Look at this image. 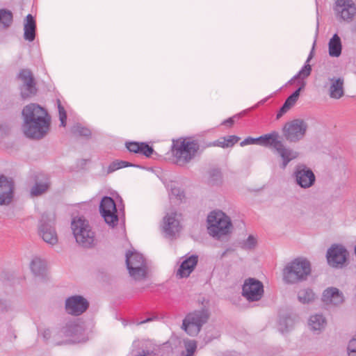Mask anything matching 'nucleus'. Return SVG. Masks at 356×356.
Masks as SVG:
<instances>
[{"label": "nucleus", "mask_w": 356, "mask_h": 356, "mask_svg": "<svg viewBox=\"0 0 356 356\" xmlns=\"http://www.w3.org/2000/svg\"><path fill=\"white\" fill-rule=\"evenodd\" d=\"M259 145L266 147H273L282 159L281 168L284 169L289 163L298 156L297 152L286 147L280 139V134L273 131L259 137Z\"/></svg>", "instance_id": "20e7f679"}, {"label": "nucleus", "mask_w": 356, "mask_h": 356, "mask_svg": "<svg viewBox=\"0 0 356 356\" xmlns=\"http://www.w3.org/2000/svg\"><path fill=\"white\" fill-rule=\"evenodd\" d=\"M264 294V285L261 282L255 278H248L242 287V296L249 302L258 301Z\"/></svg>", "instance_id": "f8f14e48"}, {"label": "nucleus", "mask_w": 356, "mask_h": 356, "mask_svg": "<svg viewBox=\"0 0 356 356\" xmlns=\"http://www.w3.org/2000/svg\"><path fill=\"white\" fill-rule=\"evenodd\" d=\"M198 262V256L196 254L191 255L184 259L177 273V275L181 278L188 277L193 271Z\"/></svg>", "instance_id": "aec40b11"}, {"label": "nucleus", "mask_w": 356, "mask_h": 356, "mask_svg": "<svg viewBox=\"0 0 356 356\" xmlns=\"http://www.w3.org/2000/svg\"><path fill=\"white\" fill-rule=\"evenodd\" d=\"M292 107L287 104L286 102H284L283 105L281 106L280 110L278 111L276 115V119L279 120L286 113H287Z\"/></svg>", "instance_id": "37998d69"}, {"label": "nucleus", "mask_w": 356, "mask_h": 356, "mask_svg": "<svg viewBox=\"0 0 356 356\" xmlns=\"http://www.w3.org/2000/svg\"><path fill=\"white\" fill-rule=\"evenodd\" d=\"M0 309L1 311H8V306L6 300L0 299Z\"/></svg>", "instance_id": "8fccbe9b"}, {"label": "nucleus", "mask_w": 356, "mask_h": 356, "mask_svg": "<svg viewBox=\"0 0 356 356\" xmlns=\"http://www.w3.org/2000/svg\"><path fill=\"white\" fill-rule=\"evenodd\" d=\"M253 144H258L259 145V137L257 138H252V137H248L245 138L242 142H241L240 145L241 147L248 145H253Z\"/></svg>", "instance_id": "c03bdc74"}, {"label": "nucleus", "mask_w": 356, "mask_h": 356, "mask_svg": "<svg viewBox=\"0 0 356 356\" xmlns=\"http://www.w3.org/2000/svg\"><path fill=\"white\" fill-rule=\"evenodd\" d=\"M30 267L35 276L41 277H44L45 276L47 272V264L44 260L35 257L32 259Z\"/></svg>", "instance_id": "393cba45"}, {"label": "nucleus", "mask_w": 356, "mask_h": 356, "mask_svg": "<svg viewBox=\"0 0 356 356\" xmlns=\"http://www.w3.org/2000/svg\"><path fill=\"white\" fill-rule=\"evenodd\" d=\"M71 131L76 136L88 137L91 135L90 130L88 128L82 126L81 124L74 125L71 129Z\"/></svg>", "instance_id": "2f4dec72"}, {"label": "nucleus", "mask_w": 356, "mask_h": 356, "mask_svg": "<svg viewBox=\"0 0 356 356\" xmlns=\"http://www.w3.org/2000/svg\"><path fill=\"white\" fill-rule=\"evenodd\" d=\"M128 166H135V165L124 161H116L112 162L108 168V173H111L118 169L126 168Z\"/></svg>", "instance_id": "473e14b6"}, {"label": "nucleus", "mask_w": 356, "mask_h": 356, "mask_svg": "<svg viewBox=\"0 0 356 356\" xmlns=\"http://www.w3.org/2000/svg\"><path fill=\"white\" fill-rule=\"evenodd\" d=\"M307 129V123L304 120L298 118L286 122L282 131L284 139L291 143L303 139Z\"/></svg>", "instance_id": "6e6552de"}, {"label": "nucleus", "mask_w": 356, "mask_h": 356, "mask_svg": "<svg viewBox=\"0 0 356 356\" xmlns=\"http://www.w3.org/2000/svg\"><path fill=\"white\" fill-rule=\"evenodd\" d=\"M152 320V318H147V319L144 320V321H142L140 322L139 324H143L145 323H147V322H149V321H151Z\"/></svg>", "instance_id": "864d4df0"}, {"label": "nucleus", "mask_w": 356, "mask_h": 356, "mask_svg": "<svg viewBox=\"0 0 356 356\" xmlns=\"http://www.w3.org/2000/svg\"><path fill=\"white\" fill-rule=\"evenodd\" d=\"M294 325V320L291 316H282L279 318V330L282 333L288 332Z\"/></svg>", "instance_id": "c85d7f7f"}, {"label": "nucleus", "mask_w": 356, "mask_h": 356, "mask_svg": "<svg viewBox=\"0 0 356 356\" xmlns=\"http://www.w3.org/2000/svg\"><path fill=\"white\" fill-rule=\"evenodd\" d=\"M172 193L176 195L180 200L181 199L182 197H184V193L183 191H181L179 188H172Z\"/></svg>", "instance_id": "de8ad7c7"}, {"label": "nucleus", "mask_w": 356, "mask_h": 356, "mask_svg": "<svg viewBox=\"0 0 356 356\" xmlns=\"http://www.w3.org/2000/svg\"><path fill=\"white\" fill-rule=\"evenodd\" d=\"M99 211L105 222L112 227L118 222L116 204L114 200L108 196H104L99 204Z\"/></svg>", "instance_id": "ddd939ff"}, {"label": "nucleus", "mask_w": 356, "mask_h": 356, "mask_svg": "<svg viewBox=\"0 0 356 356\" xmlns=\"http://www.w3.org/2000/svg\"><path fill=\"white\" fill-rule=\"evenodd\" d=\"M55 214L44 212L42 213L39 223V234L42 239L47 243L55 245L58 242V236L56 232Z\"/></svg>", "instance_id": "9d476101"}, {"label": "nucleus", "mask_w": 356, "mask_h": 356, "mask_svg": "<svg viewBox=\"0 0 356 356\" xmlns=\"http://www.w3.org/2000/svg\"><path fill=\"white\" fill-rule=\"evenodd\" d=\"M348 356H356V337L348 343Z\"/></svg>", "instance_id": "a19ab883"}, {"label": "nucleus", "mask_w": 356, "mask_h": 356, "mask_svg": "<svg viewBox=\"0 0 356 356\" xmlns=\"http://www.w3.org/2000/svg\"><path fill=\"white\" fill-rule=\"evenodd\" d=\"M71 227L76 241L79 245L85 248H91L97 244L95 233L85 218H73Z\"/></svg>", "instance_id": "39448f33"}, {"label": "nucleus", "mask_w": 356, "mask_h": 356, "mask_svg": "<svg viewBox=\"0 0 356 356\" xmlns=\"http://www.w3.org/2000/svg\"><path fill=\"white\" fill-rule=\"evenodd\" d=\"M14 183L11 179L0 175V205L9 204L13 197Z\"/></svg>", "instance_id": "f3484780"}, {"label": "nucleus", "mask_w": 356, "mask_h": 356, "mask_svg": "<svg viewBox=\"0 0 356 356\" xmlns=\"http://www.w3.org/2000/svg\"><path fill=\"white\" fill-rule=\"evenodd\" d=\"M156 354L153 350H142L138 352L136 356H155Z\"/></svg>", "instance_id": "49530a36"}, {"label": "nucleus", "mask_w": 356, "mask_h": 356, "mask_svg": "<svg viewBox=\"0 0 356 356\" xmlns=\"http://www.w3.org/2000/svg\"><path fill=\"white\" fill-rule=\"evenodd\" d=\"M13 22V15L10 10L6 8L0 9V24L4 28H8Z\"/></svg>", "instance_id": "c756f323"}, {"label": "nucleus", "mask_w": 356, "mask_h": 356, "mask_svg": "<svg viewBox=\"0 0 356 356\" xmlns=\"http://www.w3.org/2000/svg\"><path fill=\"white\" fill-rule=\"evenodd\" d=\"M322 300L326 304L339 305L344 299L343 293L337 288L330 287L323 291Z\"/></svg>", "instance_id": "412c9836"}, {"label": "nucleus", "mask_w": 356, "mask_h": 356, "mask_svg": "<svg viewBox=\"0 0 356 356\" xmlns=\"http://www.w3.org/2000/svg\"><path fill=\"white\" fill-rule=\"evenodd\" d=\"M310 262L302 257L289 262L282 270V280L288 284H295L307 280L311 274Z\"/></svg>", "instance_id": "7ed1b4c3"}, {"label": "nucleus", "mask_w": 356, "mask_h": 356, "mask_svg": "<svg viewBox=\"0 0 356 356\" xmlns=\"http://www.w3.org/2000/svg\"><path fill=\"white\" fill-rule=\"evenodd\" d=\"M43 338L46 340L49 339L51 337V332L49 329L44 330L42 333Z\"/></svg>", "instance_id": "603ef678"}, {"label": "nucleus", "mask_w": 356, "mask_h": 356, "mask_svg": "<svg viewBox=\"0 0 356 356\" xmlns=\"http://www.w3.org/2000/svg\"><path fill=\"white\" fill-rule=\"evenodd\" d=\"M208 232L216 238L228 234L232 226L231 220L222 211H211L207 217Z\"/></svg>", "instance_id": "423d86ee"}, {"label": "nucleus", "mask_w": 356, "mask_h": 356, "mask_svg": "<svg viewBox=\"0 0 356 356\" xmlns=\"http://www.w3.org/2000/svg\"><path fill=\"white\" fill-rule=\"evenodd\" d=\"M304 84L296 89L291 95H289L285 100L287 104L293 107L298 99L300 91L303 89Z\"/></svg>", "instance_id": "72a5a7b5"}, {"label": "nucleus", "mask_w": 356, "mask_h": 356, "mask_svg": "<svg viewBox=\"0 0 356 356\" xmlns=\"http://www.w3.org/2000/svg\"><path fill=\"white\" fill-rule=\"evenodd\" d=\"M24 134L33 139L42 138L48 132L50 118L47 111L36 104H30L22 110Z\"/></svg>", "instance_id": "f257e3e1"}, {"label": "nucleus", "mask_w": 356, "mask_h": 356, "mask_svg": "<svg viewBox=\"0 0 356 356\" xmlns=\"http://www.w3.org/2000/svg\"><path fill=\"white\" fill-rule=\"evenodd\" d=\"M239 140L240 138L234 135L225 137V148L233 147Z\"/></svg>", "instance_id": "58836bf2"}, {"label": "nucleus", "mask_w": 356, "mask_h": 356, "mask_svg": "<svg viewBox=\"0 0 356 356\" xmlns=\"http://www.w3.org/2000/svg\"><path fill=\"white\" fill-rule=\"evenodd\" d=\"M186 353L189 355H194L197 349V343L195 341H189L185 343Z\"/></svg>", "instance_id": "ea45409f"}, {"label": "nucleus", "mask_w": 356, "mask_h": 356, "mask_svg": "<svg viewBox=\"0 0 356 356\" xmlns=\"http://www.w3.org/2000/svg\"><path fill=\"white\" fill-rule=\"evenodd\" d=\"M8 133L7 127L0 124V138H3Z\"/></svg>", "instance_id": "3c124183"}, {"label": "nucleus", "mask_w": 356, "mask_h": 356, "mask_svg": "<svg viewBox=\"0 0 356 356\" xmlns=\"http://www.w3.org/2000/svg\"><path fill=\"white\" fill-rule=\"evenodd\" d=\"M335 11L343 20H351L356 13V7L352 0H337Z\"/></svg>", "instance_id": "a211bd4d"}, {"label": "nucleus", "mask_w": 356, "mask_h": 356, "mask_svg": "<svg viewBox=\"0 0 356 356\" xmlns=\"http://www.w3.org/2000/svg\"><path fill=\"white\" fill-rule=\"evenodd\" d=\"M36 24L35 20L32 15L29 14L26 17L24 27V38L26 40L32 42L35 38Z\"/></svg>", "instance_id": "b1692460"}, {"label": "nucleus", "mask_w": 356, "mask_h": 356, "mask_svg": "<svg viewBox=\"0 0 356 356\" xmlns=\"http://www.w3.org/2000/svg\"><path fill=\"white\" fill-rule=\"evenodd\" d=\"M330 86L329 89L330 97L333 99H339L344 95L343 82L344 80L341 77L330 78Z\"/></svg>", "instance_id": "4be33fe9"}, {"label": "nucleus", "mask_w": 356, "mask_h": 356, "mask_svg": "<svg viewBox=\"0 0 356 356\" xmlns=\"http://www.w3.org/2000/svg\"><path fill=\"white\" fill-rule=\"evenodd\" d=\"M313 50H314V48L311 51L304 66L301 68V70L298 72V73L293 77V79L291 81L298 79H304L310 75L311 72H312V66L309 64V62L313 57Z\"/></svg>", "instance_id": "cd10ccee"}, {"label": "nucleus", "mask_w": 356, "mask_h": 356, "mask_svg": "<svg viewBox=\"0 0 356 356\" xmlns=\"http://www.w3.org/2000/svg\"><path fill=\"white\" fill-rule=\"evenodd\" d=\"M220 147L225 148V137H221L218 140L213 142H204L202 140V149L204 150L207 147Z\"/></svg>", "instance_id": "c9c22d12"}, {"label": "nucleus", "mask_w": 356, "mask_h": 356, "mask_svg": "<svg viewBox=\"0 0 356 356\" xmlns=\"http://www.w3.org/2000/svg\"><path fill=\"white\" fill-rule=\"evenodd\" d=\"M209 316V312L206 308L190 312L183 320L182 328L190 336H196L200 332L203 325L208 321Z\"/></svg>", "instance_id": "0eeeda50"}, {"label": "nucleus", "mask_w": 356, "mask_h": 356, "mask_svg": "<svg viewBox=\"0 0 356 356\" xmlns=\"http://www.w3.org/2000/svg\"><path fill=\"white\" fill-rule=\"evenodd\" d=\"M176 213L166 215L163 218V230L170 238L174 237L181 229L179 221L175 218Z\"/></svg>", "instance_id": "6ab92c4d"}, {"label": "nucleus", "mask_w": 356, "mask_h": 356, "mask_svg": "<svg viewBox=\"0 0 356 356\" xmlns=\"http://www.w3.org/2000/svg\"><path fill=\"white\" fill-rule=\"evenodd\" d=\"M177 163L182 165L189 163L198 153H202V140L192 138L173 139L171 147Z\"/></svg>", "instance_id": "f03ea898"}, {"label": "nucleus", "mask_w": 356, "mask_h": 356, "mask_svg": "<svg viewBox=\"0 0 356 356\" xmlns=\"http://www.w3.org/2000/svg\"><path fill=\"white\" fill-rule=\"evenodd\" d=\"M315 295L312 289H305L298 293V300L303 304L309 303L314 300Z\"/></svg>", "instance_id": "7c9ffc66"}, {"label": "nucleus", "mask_w": 356, "mask_h": 356, "mask_svg": "<svg viewBox=\"0 0 356 356\" xmlns=\"http://www.w3.org/2000/svg\"><path fill=\"white\" fill-rule=\"evenodd\" d=\"M126 264L129 273L136 280H141L147 276V265L143 254L138 252L126 253Z\"/></svg>", "instance_id": "1a4fd4ad"}, {"label": "nucleus", "mask_w": 356, "mask_h": 356, "mask_svg": "<svg viewBox=\"0 0 356 356\" xmlns=\"http://www.w3.org/2000/svg\"><path fill=\"white\" fill-rule=\"evenodd\" d=\"M88 307V301L81 296H72L65 300V311L68 314L72 316H80L84 313Z\"/></svg>", "instance_id": "dca6fc26"}, {"label": "nucleus", "mask_w": 356, "mask_h": 356, "mask_svg": "<svg viewBox=\"0 0 356 356\" xmlns=\"http://www.w3.org/2000/svg\"><path fill=\"white\" fill-rule=\"evenodd\" d=\"M184 356H193V355H189V354H187V353H186V354L185 355H184Z\"/></svg>", "instance_id": "5fc2aeb1"}, {"label": "nucleus", "mask_w": 356, "mask_h": 356, "mask_svg": "<svg viewBox=\"0 0 356 356\" xmlns=\"http://www.w3.org/2000/svg\"><path fill=\"white\" fill-rule=\"evenodd\" d=\"M348 256V252L341 245H333L327 252L328 264L334 268H342Z\"/></svg>", "instance_id": "2eb2a0df"}, {"label": "nucleus", "mask_w": 356, "mask_h": 356, "mask_svg": "<svg viewBox=\"0 0 356 356\" xmlns=\"http://www.w3.org/2000/svg\"><path fill=\"white\" fill-rule=\"evenodd\" d=\"M236 116L229 118L228 119L224 120L222 123V124L227 125L229 127H232L234 123V118Z\"/></svg>", "instance_id": "09e8293b"}, {"label": "nucleus", "mask_w": 356, "mask_h": 356, "mask_svg": "<svg viewBox=\"0 0 356 356\" xmlns=\"http://www.w3.org/2000/svg\"><path fill=\"white\" fill-rule=\"evenodd\" d=\"M140 142H127L126 147L130 152L138 153Z\"/></svg>", "instance_id": "79ce46f5"}, {"label": "nucleus", "mask_w": 356, "mask_h": 356, "mask_svg": "<svg viewBox=\"0 0 356 356\" xmlns=\"http://www.w3.org/2000/svg\"><path fill=\"white\" fill-rule=\"evenodd\" d=\"M154 150L153 147L149 145L147 143L140 142V147L138 154H143L146 157H150L154 153Z\"/></svg>", "instance_id": "f704fd0d"}, {"label": "nucleus", "mask_w": 356, "mask_h": 356, "mask_svg": "<svg viewBox=\"0 0 356 356\" xmlns=\"http://www.w3.org/2000/svg\"><path fill=\"white\" fill-rule=\"evenodd\" d=\"M17 77L22 82L21 96L23 99L31 97L37 93L36 82L30 70H21Z\"/></svg>", "instance_id": "4468645a"}, {"label": "nucleus", "mask_w": 356, "mask_h": 356, "mask_svg": "<svg viewBox=\"0 0 356 356\" xmlns=\"http://www.w3.org/2000/svg\"><path fill=\"white\" fill-rule=\"evenodd\" d=\"M210 177L213 178V181H218L220 179V172L217 169H213L210 172Z\"/></svg>", "instance_id": "a18cd8bd"}, {"label": "nucleus", "mask_w": 356, "mask_h": 356, "mask_svg": "<svg viewBox=\"0 0 356 356\" xmlns=\"http://www.w3.org/2000/svg\"><path fill=\"white\" fill-rule=\"evenodd\" d=\"M51 181L47 176H44L41 180H37L31 188V195L38 197L45 193L50 188Z\"/></svg>", "instance_id": "5701e85b"}, {"label": "nucleus", "mask_w": 356, "mask_h": 356, "mask_svg": "<svg viewBox=\"0 0 356 356\" xmlns=\"http://www.w3.org/2000/svg\"><path fill=\"white\" fill-rule=\"evenodd\" d=\"M58 102V113H59V119L60 121V125L62 127L66 126V121H67V113L64 108V107L61 105L60 100L57 101Z\"/></svg>", "instance_id": "e433bc0d"}, {"label": "nucleus", "mask_w": 356, "mask_h": 356, "mask_svg": "<svg viewBox=\"0 0 356 356\" xmlns=\"http://www.w3.org/2000/svg\"><path fill=\"white\" fill-rule=\"evenodd\" d=\"M293 177L296 184L305 189L312 187L316 181L314 172L305 164H298L295 167Z\"/></svg>", "instance_id": "9b49d317"}, {"label": "nucleus", "mask_w": 356, "mask_h": 356, "mask_svg": "<svg viewBox=\"0 0 356 356\" xmlns=\"http://www.w3.org/2000/svg\"><path fill=\"white\" fill-rule=\"evenodd\" d=\"M326 319L322 314H315L310 316L309 325L315 331H321L325 328Z\"/></svg>", "instance_id": "bb28decb"}, {"label": "nucleus", "mask_w": 356, "mask_h": 356, "mask_svg": "<svg viewBox=\"0 0 356 356\" xmlns=\"http://www.w3.org/2000/svg\"><path fill=\"white\" fill-rule=\"evenodd\" d=\"M329 54L330 56L338 57L341 54L342 45L339 36L335 33L329 41Z\"/></svg>", "instance_id": "a878e982"}, {"label": "nucleus", "mask_w": 356, "mask_h": 356, "mask_svg": "<svg viewBox=\"0 0 356 356\" xmlns=\"http://www.w3.org/2000/svg\"><path fill=\"white\" fill-rule=\"evenodd\" d=\"M257 244V240L252 235H249L248 238L242 243V247L246 250L254 248Z\"/></svg>", "instance_id": "4c0bfd02"}]
</instances>
